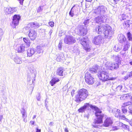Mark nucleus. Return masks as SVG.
Here are the masks:
<instances>
[{"label":"nucleus","instance_id":"obj_1","mask_svg":"<svg viewBox=\"0 0 132 132\" xmlns=\"http://www.w3.org/2000/svg\"><path fill=\"white\" fill-rule=\"evenodd\" d=\"M97 33L99 34L102 32L104 34L105 37L109 39L113 34L112 28L107 24L104 25L102 24L97 26L95 29Z\"/></svg>","mask_w":132,"mask_h":132},{"label":"nucleus","instance_id":"obj_2","mask_svg":"<svg viewBox=\"0 0 132 132\" xmlns=\"http://www.w3.org/2000/svg\"><path fill=\"white\" fill-rule=\"evenodd\" d=\"M90 108L95 111V115L97 117V119L95 120L93 124V126L95 128L98 127L96 124L101 123L103 122V114H102V111L97 107L95 106L91 105Z\"/></svg>","mask_w":132,"mask_h":132},{"label":"nucleus","instance_id":"obj_3","mask_svg":"<svg viewBox=\"0 0 132 132\" xmlns=\"http://www.w3.org/2000/svg\"><path fill=\"white\" fill-rule=\"evenodd\" d=\"M88 95V92L86 89H80L76 95L75 101L77 103H80L85 100Z\"/></svg>","mask_w":132,"mask_h":132},{"label":"nucleus","instance_id":"obj_4","mask_svg":"<svg viewBox=\"0 0 132 132\" xmlns=\"http://www.w3.org/2000/svg\"><path fill=\"white\" fill-rule=\"evenodd\" d=\"M108 74L106 71H102L98 72L97 76L99 79L103 81H105L108 80H113L115 79L114 78L109 77Z\"/></svg>","mask_w":132,"mask_h":132},{"label":"nucleus","instance_id":"obj_5","mask_svg":"<svg viewBox=\"0 0 132 132\" xmlns=\"http://www.w3.org/2000/svg\"><path fill=\"white\" fill-rule=\"evenodd\" d=\"M106 10L105 7L103 5L100 6L97 8L93 10V13L95 15H103L105 13Z\"/></svg>","mask_w":132,"mask_h":132},{"label":"nucleus","instance_id":"obj_6","mask_svg":"<svg viewBox=\"0 0 132 132\" xmlns=\"http://www.w3.org/2000/svg\"><path fill=\"white\" fill-rule=\"evenodd\" d=\"M80 40V43L83 46L84 49L87 52L89 51L90 48L89 45V41L88 38L86 37H82Z\"/></svg>","mask_w":132,"mask_h":132},{"label":"nucleus","instance_id":"obj_7","mask_svg":"<svg viewBox=\"0 0 132 132\" xmlns=\"http://www.w3.org/2000/svg\"><path fill=\"white\" fill-rule=\"evenodd\" d=\"M76 42L75 38L71 35H66L64 39V43L68 45L73 44Z\"/></svg>","mask_w":132,"mask_h":132},{"label":"nucleus","instance_id":"obj_8","mask_svg":"<svg viewBox=\"0 0 132 132\" xmlns=\"http://www.w3.org/2000/svg\"><path fill=\"white\" fill-rule=\"evenodd\" d=\"M85 79L86 82L88 84L92 85L94 82V78L88 72H86L85 74Z\"/></svg>","mask_w":132,"mask_h":132},{"label":"nucleus","instance_id":"obj_9","mask_svg":"<svg viewBox=\"0 0 132 132\" xmlns=\"http://www.w3.org/2000/svg\"><path fill=\"white\" fill-rule=\"evenodd\" d=\"M87 31L86 28L82 26H79L78 29V34L80 36H84L85 35Z\"/></svg>","mask_w":132,"mask_h":132},{"label":"nucleus","instance_id":"obj_10","mask_svg":"<svg viewBox=\"0 0 132 132\" xmlns=\"http://www.w3.org/2000/svg\"><path fill=\"white\" fill-rule=\"evenodd\" d=\"M28 30H29L28 35L29 38L32 40H34L37 36L36 32L33 29H30V28H29Z\"/></svg>","mask_w":132,"mask_h":132},{"label":"nucleus","instance_id":"obj_11","mask_svg":"<svg viewBox=\"0 0 132 132\" xmlns=\"http://www.w3.org/2000/svg\"><path fill=\"white\" fill-rule=\"evenodd\" d=\"M107 16L105 15L99 16L95 18V21L96 23H101L106 21L107 19Z\"/></svg>","mask_w":132,"mask_h":132},{"label":"nucleus","instance_id":"obj_12","mask_svg":"<svg viewBox=\"0 0 132 132\" xmlns=\"http://www.w3.org/2000/svg\"><path fill=\"white\" fill-rule=\"evenodd\" d=\"M106 67L108 69L112 70L116 69L119 67V65L117 63H111L107 62L105 64Z\"/></svg>","mask_w":132,"mask_h":132},{"label":"nucleus","instance_id":"obj_13","mask_svg":"<svg viewBox=\"0 0 132 132\" xmlns=\"http://www.w3.org/2000/svg\"><path fill=\"white\" fill-rule=\"evenodd\" d=\"M103 42V38L101 35H99L95 37L93 40V42L95 44L99 45L102 43Z\"/></svg>","mask_w":132,"mask_h":132},{"label":"nucleus","instance_id":"obj_14","mask_svg":"<svg viewBox=\"0 0 132 132\" xmlns=\"http://www.w3.org/2000/svg\"><path fill=\"white\" fill-rule=\"evenodd\" d=\"M20 18L21 16L19 15H14L13 17L12 24L15 26H17L19 23V22Z\"/></svg>","mask_w":132,"mask_h":132},{"label":"nucleus","instance_id":"obj_15","mask_svg":"<svg viewBox=\"0 0 132 132\" xmlns=\"http://www.w3.org/2000/svg\"><path fill=\"white\" fill-rule=\"evenodd\" d=\"M112 123V119L110 117H107L104 120L103 125L105 127H108L111 126Z\"/></svg>","mask_w":132,"mask_h":132},{"label":"nucleus","instance_id":"obj_16","mask_svg":"<svg viewBox=\"0 0 132 132\" xmlns=\"http://www.w3.org/2000/svg\"><path fill=\"white\" fill-rule=\"evenodd\" d=\"M11 57V59H13L16 63L20 64L22 63L21 59L16 54H12Z\"/></svg>","mask_w":132,"mask_h":132},{"label":"nucleus","instance_id":"obj_17","mask_svg":"<svg viewBox=\"0 0 132 132\" xmlns=\"http://www.w3.org/2000/svg\"><path fill=\"white\" fill-rule=\"evenodd\" d=\"M40 26V24L37 22H31L28 24L27 26L24 28V29L28 30L29 29V28L38 27Z\"/></svg>","mask_w":132,"mask_h":132},{"label":"nucleus","instance_id":"obj_18","mask_svg":"<svg viewBox=\"0 0 132 132\" xmlns=\"http://www.w3.org/2000/svg\"><path fill=\"white\" fill-rule=\"evenodd\" d=\"M16 49L18 52L22 53L25 50V47L24 44H18L16 45Z\"/></svg>","mask_w":132,"mask_h":132},{"label":"nucleus","instance_id":"obj_19","mask_svg":"<svg viewBox=\"0 0 132 132\" xmlns=\"http://www.w3.org/2000/svg\"><path fill=\"white\" fill-rule=\"evenodd\" d=\"M21 113L22 114V118L23 121L26 122L27 121L26 118L27 117V111L24 108H22L21 111Z\"/></svg>","mask_w":132,"mask_h":132},{"label":"nucleus","instance_id":"obj_20","mask_svg":"<svg viewBox=\"0 0 132 132\" xmlns=\"http://www.w3.org/2000/svg\"><path fill=\"white\" fill-rule=\"evenodd\" d=\"M65 72L63 68L59 67L57 70L56 74L60 76H63L65 75Z\"/></svg>","mask_w":132,"mask_h":132},{"label":"nucleus","instance_id":"obj_21","mask_svg":"<svg viewBox=\"0 0 132 132\" xmlns=\"http://www.w3.org/2000/svg\"><path fill=\"white\" fill-rule=\"evenodd\" d=\"M92 105H90L88 103H86L82 107L80 108L78 110V111L79 112L82 113L84 112L85 110L87 108H88L89 107H90V106Z\"/></svg>","mask_w":132,"mask_h":132},{"label":"nucleus","instance_id":"obj_22","mask_svg":"<svg viewBox=\"0 0 132 132\" xmlns=\"http://www.w3.org/2000/svg\"><path fill=\"white\" fill-rule=\"evenodd\" d=\"M36 52V50L34 48H29L27 50L28 56L30 57L32 56Z\"/></svg>","mask_w":132,"mask_h":132},{"label":"nucleus","instance_id":"obj_23","mask_svg":"<svg viewBox=\"0 0 132 132\" xmlns=\"http://www.w3.org/2000/svg\"><path fill=\"white\" fill-rule=\"evenodd\" d=\"M99 67V66L97 65H95L93 66L92 68H90L89 71L91 73H96L97 72V70Z\"/></svg>","mask_w":132,"mask_h":132},{"label":"nucleus","instance_id":"obj_24","mask_svg":"<svg viewBox=\"0 0 132 132\" xmlns=\"http://www.w3.org/2000/svg\"><path fill=\"white\" fill-rule=\"evenodd\" d=\"M118 40L120 43H122L126 40V38L123 35L120 34L119 35Z\"/></svg>","mask_w":132,"mask_h":132},{"label":"nucleus","instance_id":"obj_25","mask_svg":"<svg viewBox=\"0 0 132 132\" xmlns=\"http://www.w3.org/2000/svg\"><path fill=\"white\" fill-rule=\"evenodd\" d=\"M59 81V79L57 78H53L50 81V84L52 86H53L55 84Z\"/></svg>","mask_w":132,"mask_h":132},{"label":"nucleus","instance_id":"obj_26","mask_svg":"<svg viewBox=\"0 0 132 132\" xmlns=\"http://www.w3.org/2000/svg\"><path fill=\"white\" fill-rule=\"evenodd\" d=\"M130 20H128L125 21L123 23V26L124 28H126L130 26V24H131Z\"/></svg>","mask_w":132,"mask_h":132},{"label":"nucleus","instance_id":"obj_27","mask_svg":"<svg viewBox=\"0 0 132 132\" xmlns=\"http://www.w3.org/2000/svg\"><path fill=\"white\" fill-rule=\"evenodd\" d=\"M112 58L114 60H115L118 63L121 60V58L118 55H113V56L112 57Z\"/></svg>","mask_w":132,"mask_h":132},{"label":"nucleus","instance_id":"obj_28","mask_svg":"<svg viewBox=\"0 0 132 132\" xmlns=\"http://www.w3.org/2000/svg\"><path fill=\"white\" fill-rule=\"evenodd\" d=\"M122 45L120 44L116 45L114 47V50L116 52H118L121 50L122 48Z\"/></svg>","mask_w":132,"mask_h":132},{"label":"nucleus","instance_id":"obj_29","mask_svg":"<svg viewBox=\"0 0 132 132\" xmlns=\"http://www.w3.org/2000/svg\"><path fill=\"white\" fill-rule=\"evenodd\" d=\"M130 44L129 42H126L124 45L123 48V51H126L127 50L130 46Z\"/></svg>","mask_w":132,"mask_h":132},{"label":"nucleus","instance_id":"obj_30","mask_svg":"<svg viewBox=\"0 0 132 132\" xmlns=\"http://www.w3.org/2000/svg\"><path fill=\"white\" fill-rule=\"evenodd\" d=\"M130 96L128 94H125L121 96L120 97V99L121 100H124L128 99Z\"/></svg>","mask_w":132,"mask_h":132},{"label":"nucleus","instance_id":"obj_31","mask_svg":"<svg viewBox=\"0 0 132 132\" xmlns=\"http://www.w3.org/2000/svg\"><path fill=\"white\" fill-rule=\"evenodd\" d=\"M132 105V100L124 102L122 105V107H125L127 106L130 105Z\"/></svg>","mask_w":132,"mask_h":132},{"label":"nucleus","instance_id":"obj_32","mask_svg":"<svg viewBox=\"0 0 132 132\" xmlns=\"http://www.w3.org/2000/svg\"><path fill=\"white\" fill-rule=\"evenodd\" d=\"M37 51L38 53H42L43 52L42 47L39 46H37Z\"/></svg>","mask_w":132,"mask_h":132},{"label":"nucleus","instance_id":"obj_33","mask_svg":"<svg viewBox=\"0 0 132 132\" xmlns=\"http://www.w3.org/2000/svg\"><path fill=\"white\" fill-rule=\"evenodd\" d=\"M5 11L7 14L12 13L11 10V7H9L6 8L5 10Z\"/></svg>","mask_w":132,"mask_h":132},{"label":"nucleus","instance_id":"obj_34","mask_svg":"<svg viewBox=\"0 0 132 132\" xmlns=\"http://www.w3.org/2000/svg\"><path fill=\"white\" fill-rule=\"evenodd\" d=\"M23 40L24 42L27 45H29L30 43V40L28 38H24Z\"/></svg>","mask_w":132,"mask_h":132},{"label":"nucleus","instance_id":"obj_35","mask_svg":"<svg viewBox=\"0 0 132 132\" xmlns=\"http://www.w3.org/2000/svg\"><path fill=\"white\" fill-rule=\"evenodd\" d=\"M120 110L118 109H117L116 112L115 116L116 117L119 118L121 115V113Z\"/></svg>","mask_w":132,"mask_h":132},{"label":"nucleus","instance_id":"obj_36","mask_svg":"<svg viewBox=\"0 0 132 132\" xmlns=\"http://www.w3.org/2000/svg\"><path fill=\"white\" fill-rule=\"evenodd\" d=\"M72 8H73L72 9V11L74 13V14L76 15H77L78 10L77 7H75V6H74Z\"/></svg>","mask_w":132,"mask_h":132},{"label":"nucleus","instance_id":"obj_37","mask_svg":"<svg viewBox=\"0 0 132 132\" xmlns=\"http://www.w3.org/2000/svg\"><path fill=\"white\" fill-rule=\"evenodd\" d=\"M121 17L122 18V19H121V20H123L126 19L128 18V16L125 14H122L121 15Z\"/></svg>","mask_w":132,"mask_h":132},{"label":"nucleus","instance_id":"obj_38","mask_svg":"<svg viewBox=\"0 0 132 132\" xmlns=\"http://www.w3.org/2000/svg\"><path fill=\"white\" fill-rule=\"evenodd\" d=\"M125 107L122 106V105H121V108L122 112L123 113L125 114L127 113V110L125 108Z\"/></svg>","mask_w":132,"mask_h":132},{"label":"nucleus","instance_id":"obj_39","mask_svg":"<svg viewBox=\"0 0 132 132\" xmlns=\"http://www.w3.org/2000/svg\"><path fill=\"white\" fill-rule=\"evenodd\" d=\"M127 36L128 40H129L132 41V37H131V35L130 32H129L127 33Z\"/></svg>","mask_w":132,"mask_h":132},{"label":"nucleus","instance_id":"obj_40","mask_svg":"<svg viewBox=\"0 0 132 132\" xmlns=\"http://www.w3.org/2000/svg\"><path fill=\"white\" fill-rule=\"evenodd\" d=\"M4 34V32L2 29H0V39H1Z\"/></svg>","mask_w":132,"mask_h":132},{"label":"nucleus","instance_id":"obj_41","mask_svg":"<svg viewBox=\"0 0 132 132\" xmlns=\"http://www.w3.org/2000/svg\"><path fill=\"white\" fill-rule=\"evenodd\" d=\"M40 94L39 93H38V94L36 96V99L38 101H40L41 99Z\"/></svg>","mask_w":132,"mask_h":132},{"label":"nucleus","instance_id":"obj_42","mask_svg":"<svg viewBox=\"0 0 132 132\" xmlns=\"http://www.w3.org/2000/svg\"><path fill=\"white\" fill-rule=\"evenodd\" d=\"M119 118V119H122V120L126 119V120H128V119H127L126 118L125 116L123 115H121Z\"/></svg>","mask_w":132,"mask_h":132},{"label":"nucleus","instance_id":"obj_43","mask_svg":"<svg viewBox=\"0 0 132 132\" xmlns=\"http://www.w3.org/2000/svg\"><path fill=\"white\" fill-rule=\"evenodd\" d=\"M43 6H40L38 9L37 10V12H40L43 9Z\"/></svg>","mask_w":132,"mask_h":132},{"label":"nucleus","instance_id":"obj_44","mask_svg":"<svg viewBox=\"0 0 132 132\" xmlns=\"http://www.w3.org/2000/svg\"><path fill=\"white\" fill-rule=\"evenodd\" d=\"M73 8H72L69 13V15L71 17H73V16L74 13L72 11V9Z\"/></svg>","mask_w":132,"mask_h":132},{"label":"nucleus","instance_id":"obj_45","mask_svg":"<svg viewBox=\"0 0 132 132\" xmlns=\"http://www.w3.org/2000/svg\"><path fill=\"white\" fill-rule=\"evenodd\" d=\"M89 19H88L85 20L84 22V24L85 25H87L89 22Z\"/></svg>","mask_w":132,"mask_h":132},{"label":"nucleus","instance_id":"obj_46","mask_svg":"<svg viewBox=\"0 0 132 132\" xmlns=\"http://www.w3.org/2000/svg\"><path fill=\"white\" fill-rule=\"evenodd\" d=\"M119 0H111V2L113 4H117Z\"/></svg>","mask_w":132,"mask_h":132},{"label":"nucleus","instance_id":"obj_47","mask_svg":"<svg viewBox=\"0 0 132 132\" xmlns=\"http://www.w3.org/2000/svg\"><path fill=\"white\" fill-rule=\"evenodd\" d=\"M62 41H60L58 45V47L59 50H61L62 48Z\"/></svg>","mask_w":132,"mask_h":132},{"label":"nucleus","instance_id":"obj_48","mask_svg":"<svg viewBox=\"0 0 132 132\" xmlns=\"http://www.w3.org/2000/svg\"><path fill=\"white\" fill-rule=\"evenodd\" d=\"M17 10V8L16 7H13L11 8V10L12 13H13L14 12H16Z\"/></svg>","mask_w":132,"mask_h":132},{"label":"nucleus","instance_id":"obj_49","mask_svg":"<svg viewBox=\"0 0 132 132\" xmlns=\"http://www.w3.org/2000/svg\"><path fill=\"white\" fill-rule=\"evenodd\" d=\"M54 23L52 22H50L49 23V24L51 27H53L54 26Z\"/></svg>","mask_w":132,"mask_h":132},{"label":"nucleus","instance_id":"obj_50","mask_svg":"<svg viewBox=\"0 0 132 132\" xmlns=\"http://www.w3.org/2000/svg\"><path fill=\"white\" fill-rule=\"evenodd\" d=\"M75 90L74 89L72 90L71 91V95L72 97L73 96H74V94H75Z\"/></svg>","mask_w":132,"mask_h":132},{"label":"nucleus","instance_id":"obj_51","mask_svg":"<svg viewBox=\"0 0 132 132\" xmlns=\"http://www.w3.org/2000/svg\"><path fill=\"white\" fill-rule=\"evenodd\" d=\"M122 88V86H118L116 88V89L117 90H120Z\"/></svg>","mask_w":132,"mask_h":132},{"label":"nucleus","instance_id":"obj_52","mask_svg":"<svg viewBox=\"0 0 132 132\" xmlns=\"http://www.w3.org/2000/svg\"><path fill=\"white\" fill-rule=\"evenodd\" d=\"M30 72L32 73H34V72H35L36 71L35 69H34V68H32V69L31 70H30Z\"/></svg>","mask_w":132,"mask_h":132},{"label":"nucleus","instance_id":"obj_53","mask_svg":"<svg viewBox=\"0 0 132 132\" xmlns=\"http://www.w3.org/2000/svg\"><path fill=\"white\" fill-rule=\"evenodd\" d=\"M129 77L128 75H127L126 76L124 77V79L125 80H126L128 79Z\"/></svg>","mask_w":132,"mask_h":132},{"label":"nucleus","instance_id":"obj_54","mask_svg":"<svg viewBox=\"0 0 132 132\" xmlns=\"http://www.w3.org/2000/svg\"><path fill=\"white\" fill-rule=\"evenodd\" d=\"M62 60V59L60 57H58L56 58L57 60L58 61H61Z\"/></svg>","mask_w":132,"mask_h":132},{"label":"nucleus","instance_id":"obj_55","mask_svg":"<svg viewBox=\"0 0 132 132\" xmlns=\"http://www.w3.org/2000/svg\"><path fill=\"white\" fill-rule=\"evenodd\" d=\"M128 76L129 77H132V71L129 73Z\"/></svg>","mask_w":132,"mask_h":132},{"label":"nucleus","instance_id":"obj_56","mask_svg":"<svg viewBox=\"0 0 132 132\" xmlns=\"http://www.w3.org/2000/svg\"><path fill=\"white\" fill-rule=\"evenodd\" d=\"M19 1L20 4L22 5L23 3V1L24 0H18Z\"/></svg>","mask_w":132,"mask_h":132},{"label":"nucleus","instance_id":"obj_57","mask_svg":"<svg viewBox=\"0 0 132 132\" xmlns=\"http://www.w3.org/2000/svg\"><path fill=\"white\" fill-rule=\"evenodd\" d=\"M54 124V123L53 122H51L49 123V125L50 127H51L53 125V124Z\"/></svg>","mask_w":132,"mask_h":132},{"label":"nucleus","instance_id":"obj_58","mask_svg":"<svg viewBox=\"0 0 132 132\" xmlns=\"http://www.w3.org/2000/svg\"><path fill=\"white\" fill-rule=\"evenodd\" d=\"M125 53V51H122L120 52V54L121 55H123Z\"/></svg>","mask_w":132,"mask_h":132},{"label":"nucleus","instance_id":"obj_59","mask_svg":"<svg viewBox=\"0 0 132 132\" xmlns=\"http://www.w3.org/2000/svg\"><path fill=\"white\" fill-rule=\"evenodd\" d=\"M129 110H132V105L129 106L128 108Z\"/></svg>","mask_w":132,"mask_h":132},{"label":"nucleus","instance_id":"obj_60","mask_svg":"<svg viewBox=\"0 0 132 132\" xmlns=\"http://www.w3.org/2000/svg\"><path fill=\"white\" fill-rule=\"evenodd\" d=\"M128 94L130 96L129 97V98H130L131 100H132V93H131Z\"/></svg>","mask_w":132,"mask_h":132},{"label":"nucleus","instance_id":"obj_61","mask_svg":"<svg viewBox=\"0 0 132 132\" xmlns=\"http://www.w3.org/2000/svg\"><path fill=\"white\" fill-rule=\"evenodd\" d=\"M36 132H41V130L38 129L37 128H36Z\"/></svg>","mask_w":132,"mask_h":132},{"label":"nucleus","instance_id":"obj_62","mask_svg":"<svg viewBox=\"0 0 132 132\" xmlns=\"http://www.w3.org/2000/svg\"><path fill=\"white\" fill-rule=\"evenodd\" d=\"M129 64H130L132 66V60H130L129 61Z\"/></svg>","mask_w":132,"mask_h":132},{"label":"nucleus","instance_id":"obj_63","mask_svg":"<svg viewBox=\"0 0 132 132\" xmlns=\"http://www.w3.org/2000/svg\"><path fill=\"white\" fill-rule=\"evenodd\" d=\"M64 131L65 132H69L68 129L67 128H65Z\"/></svg>","mask_w":132,"mask_h":132},{"label":"nucleus","instance_id":"obj_64","mask_svg":"<svg viewBox=\"0 0 132 132\" xmlns=\"http://www.w3.org/2000/svg\"><path fill=\"white\" fill-rule=\"evenodd\" d=\"M84 116L85 117H87V119H88L89 118V116L88 114H85Z\"/></svg>","mask_w":132,"mask_h":132}]
</instances>
